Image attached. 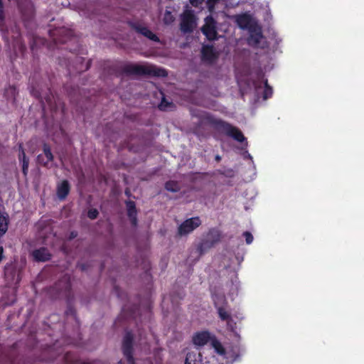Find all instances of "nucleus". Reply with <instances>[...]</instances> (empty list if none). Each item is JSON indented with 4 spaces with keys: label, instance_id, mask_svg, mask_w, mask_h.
I'll return each mask as SVG.
<instances>
[{
    "label": "nucleus",
    "instance_id": "obj_20",
    "mask_svg": "<svg viewBox=\"0 0 364 364\" xmlns=\"http://www.w3.org/2000/svg\"><path fill=\"white\" fill-rule=\"evenodd\" d=\"M70 191V186L67 180H63L57 186V196L60 200L66 198Z\"/></svg>",
    "mask_w": 364,
    "mask_h": 364
},
{
    "label": "nucleus",
    "instance_id": "obj_45",
    "mask_svg": "<svg viewBox=\"0 0 364 364\" xmlns=\"http://www.w3.org/2000/svg\"><path fill=\"white\" fill-rule=\"evenodd\" d=\"M80 269L82 271L85 270V264H80Z\"/></svg>",
    "mask_w": 364,
    "mask_h": 364
},
{
    "label": "nucleus",
    "instance_id": "obj_13",
    "mask_svg": "<svg viewBox=\"0 0 364 364\" xmlns=\"http://www.w3.org/2000/svg\"><path fill=\"white\" fill-rule=\"evenodd\" d=\"M129 25L137 33L142 35L146 38L156 43H159L160 41L159 38L155 33H154L148 27L144 26L139 23L136 22H129Z\"/></svg>",
    "mask_w": 364,
    "mask_h": 364
},
{
    "label": "nucleus",
    "instance_id": "obj_11",
    "mask_svg": "<svg viewBox=\"0 0 364 364\" xmlns=\"http://www.w3.org/2000/svg\"><path fill=\"white\" fill-rule=\"evenodd\" d=\"M4 273L5 279L9 283L18 284L21 280L20 270L14 263H7L4 266Z\"/></svg>",
    "mask_w": 364,
    "mask_h": 364
},
{
    "label": "nucleus",
    "instance_id": "obj_34",
    "mask_svg": "<svg viewBox=\"0 0 364 364\" xmlns=\"http://www.w3.org/2000/svg\"><path fill=\"white\" fill-rule=\"evenodd\" d=\"M243 237L245 238L246 243L250 245L253 241V236L252 233L249 231H245L242 234Z\"/></svg>",
    "mask_w": 364,
    "mask_h": 364
},
{
    "label": "nucleus",
    "instance_id": "obj_1",
    "mask_svg": "<svg viewBox=\"0 0 364 364\" xmlns=\"http://www.w3.org/2000/svg\"><path fill=\"white\" fill-rule=\"evenodd\" d=\"M120 72L127 76H151L165 77L168 75L166 69L156 65H144L133 63H127L119 68Z\"/></svg>",
    "mask_w": 364,
    "mask_h": 364
},
{
    "label": "nucleus",
    "instance_id": "obj_43",
    "mask_svg": "<svg viewBox=\"0 0 364 364\" xmlns=\"http://www.w3.org/2000/svg\"><path fill=\"white\" fill-rule=\"evenodd\" d=\"M5 258V256L4 255V248L2 246H0V263L2 262V260Z\"/></svg>",
    "mask_w": 364,
    "mask_h": 364
},
{
    "label": "nucleus",
    "instance_id": "obj_48",
    "mask_svg": "<svg viewBox=\"0 0 364 364\" xmlns=\"http://www.w3.org/2000/svg\"><path fill=\"white\" fill-rule=\"evenodd\" d=\"M248 157L252 159V156H250V154H248Z\"/></svg>",
    "mask_w": 364,
    "mask_h": 364
},
{
    "label": "nucleus",
    "instance_id": "obj_12",
    "mask_svg": "<svg viewBox=\"0 0 364 364\" xmlns=\"http://www.w3.org/2000/svg\"><path fill=\"white\" fill-rule=\"evenodd\" d=\"M219 58V53L213 45H204L201 48V60L208 65H213Z\"/></svg>",
    "mask_w": 364,
    "mask_h": 364
},
{
    "label": "nucleus",
    "instance_id": "obj_6",
    "mask_svg": "<svg viewBox=\"0 0 364 364\" xmlns=\"http://www.w3.org/2000/svg\"><path fill=\"white\" fill-rule=\"evenodd\" d=\"M49 36L55 44H65L75 40L73 31L64 27L50 30Z\"/></svg>",
    "mask_w": 364,
    "mask_h": 364
},
{
    "label": "nucleus",
    "instance_id": "obj_26",
    "mask_svg": "<svg viewBox=\"0 0 364 364\" xmlns=\"http://www.w3.org/2000/svg\"><path fill=\"white\" fill-rule=\"evenodd\" d=\"M165 188L172 193L178 192L181 190L180 185L177 181H168L165 183Z\"/></svg>",
    "mask_w": 364,
    "mask_h": 364
},
{
    "label": "nucleus",
    "instance_id": "obj_39",
    "mask_svg": "<svg viewBox=\"0 0 364 364\" xmlns=\"http://www.w3.org/2000/svg\"><path fill=\"white\" fill-rule=\"evenodd\" d=\"M144 268L145 269L146 274L150 275V272H149L150 264H149V262L148 261H144Z\"/></svg>",
    "mask_w": 364,
    "mask_h": 364
},
{
    "label": "nucleus",
    "instance_id": "obj_44",
    "mask_svg": "<svg viewBox=\"0 0 364 364\" xmlns=\"http://www.w3.org/2000/svg\"><path fill=\"white\" fill-rule=\"evenodd\" d=\"M215 159L217 162H220L221 161V156L220 155H216L215 156Z\"/></svg>",
    "mask_w": 364,
    "mask_h": 364
},
{
    "label": "nucleus",
    "instance_id": "obj_9",
    "mask_svg": "<svg viewBox=\"0 0 364 364\" xmlns=\"http://www.w3.org/2000/svg\"><path fill=\"white\" fill-rule=\"evenodd\" d=\"M133 343L134 336L131 331H127L122 341V352L126 358L128 364H134V358L133 357Z\"/></svg>",
    "mask_w": 364,
    "mask_h": 364
},
{
    "label": "nucleus",
    "instance_id": "obj_41",
    "mask_svg": "<svg viewBox=\"0 0 364 364\" xmlns=\"http://www.w3.org/2000/svg\"><path fill=\"white\" fill-rule=\"evenodd\" d=\"M77 236V231H71L69 235V240H71L74 238H75Z\"/></svg>",
    "mask_w": 364,
    "mask_h": 364
},
{
    "label": "nucleus",
    "instance_id": "obj_27",
    "mask_svg": "<svg viewBox=\"0 0 364 364\" xmlns=\"http://www.w3.org/2000/svg\"><path fill=\"white\" fill-rule=\"evenodd\" d=\"M212 346L214 348L215 351L220 355H224L225 350L221 343L218 341L215 337L212 340Z\"/></svg>",
    "mask_w": 364,
    "mask_h": 364
},
{
    "label": "nucleus",
    "instance_id": "obj_25",
    "mask_svg": "<svg viewBox=\"0 0 364 364\" xmlns=\"http://www.w3.org/2000/svg\"><path fill=\"white\" fill-rule=\"evenodd\" d=\"M137 310L138 306L136 305L132 306L130 309H129L127 305H124L122 309V315L128 318H134Z\"/></svg>",
    "mask_w": 364,
    "mask_h": 364
},
{
    "label": "nucleus",
    "instance_id": "obj_46",
    "mask_svg": "<svg viewBox=\"0 0 364 364\" xmlns=\"http://www.w3.org/2000/svg\"><path fill=\"white\" fill-rule=\"evenodd\" d=\"M184 364H191L188 358H186Z\"/></svg>",
    "mask_w": 364,
    "mask_h": 364
},
{
    "label": "nucleus",
    "instance_id": "obj_3",
    "mask_svg": "<svg viewBox=\"0 0 364 364\" xmlns=\"http://www.w3.org/2000/svg\"><path fill=\"white\" fill-rule=\"evenodd\" d=\"M222 239V232L218 228H211L203 235L197 245L196 251L199 256L204 255L211 248L218 245Z\"/></svg>",
    "mask_w": 364,
    "mask_h": 364
},
{
    "label": "nucleus",
    "instance_id": "obj_4",
    "mask_svg": "<svg viewBox=\"0 0 364 364\" xmlns=\"http://www.w3.org/2000/svg\"><path fill=\"white\" fill-rule=\"evenodd\" d=\"M72 284L70 277L68 274H64L52 286L49 292L50 294H54L55 298L60 296L69 297L71 294Z\"/></svg>",
    "mask_w": 364,
    "mask_h": 364
},
{
    "label": "nucleus",
    "instance_id": "obj_10",
    "mask_svg": "<svg viewBox=\"0 0 364 364\" xmlns=\"http://www.w3.org/2000/svg\"><path fill=\"white\" fill-rule=\"evenodd\" d=\"M199 217H193L184 220L178 228V234L184 236L190 234L201 225Z\"/></svg>",
    "mask_w": 364,
    "mask_h": 364
},
{
    "label": "nucleus",
    "instance_id": "obj_15",
    "mask_svg": "<svg viewBox=\"0 0 364 364\" xmlns=\"http://www.w3.org/2000/svg\"><path fill=\"white\" fill-rule=\"evenodd\" d=\"M235 22L242 29L250 30L257 25L252 16L246 13L235 16Z\"/></svg>",
    "mask_w": 364,
    "mask_h": 364
},
{
    "label": "nucleus",
    "instance_id": "obj_47",
    "mask_svg": "<svg viewBox=\"0 0 364 364\" xmlns=\"http://www.w3.org/2000/svg\"><path fill=\"white\" fill-rule=\"evenodd\" d=\"M46 101H47L48 103H50V97H48L46 99Z\"/></svg>",
    "mask_w": 364,
    "mask_h": 364
},
{
    "label": "nucleus",
    "instance_id": "obj_2",
    "mask_svg": "<svg viewBox=\"0 0 364 364\" xmlns=\"http://www.w3.org/2000/svg\"><path fill=\"white\" fill-rule=\"evenodd\" d=\"M205 119L215 130L225 134L237 141L242 143L246 141V138L242 132L237 127L232 126L231 124L223 119L215 118L213 115L209 114L206 115Z\"/></svg>",
    "mask_w": 364,
    "mask_h": 364
},
{
    "label": "nucleus",
    "instance_id": "obj_23",
    "mask_svg": "<svg viewBox=\"0 0 364 364\" xmlns=\"http://www.w3.org/2000/svg\"><path fill=\"white\" fill-rule=\"evenodd\" d=\"M84 58L80 56H75V63L78 64V66L76 68V71L77 73H82L87 70L91 65V60H89L85 64H84Z\"/></svg>",
    "mask_w": 364,
    "mask_h": 364
},
{
    "label": "nucleus",
    "instance_id": "obj_38",
    "mask_svg": "<svg viewBox=\"0 0 364 364\" xmlns=\"http://www.w3.org/2000/svg\"><path fill=\"white\" fill-rule=\"evenodd\" d=\"M204 1L205 0H190V3L191 4L192 6L198 7V6L202 4Z\"/></svg>",
    "mask_w": 364,
    "mask_h": 364
},
{
    "label": "nucleus",
    "instance_id": "obj_24",
    "mask_svg": "<svg viewBox=\"0 0 364 364\" xmlns=\"http://www.w3.org/2000/svg\"><path fill=\"white\" fill-rule=\"evenodd\" d=\"M9 215L7 213L0 214V236H3L8 230Z\"/></svg>",
    "mask_w": 364,
    "mask_h": 364
},
{
    "label": "nucleus",
    "instance_id": "obj_21",
    "mask_svg": "<svg viewBox=\"0 0 364 364\" xmlns=\"http://www.w3.org/2000/svg\"><path fill=\"white\" fill-rule=\"evenodd\" d=\"M65 363L68 364H95L94 363L82 361L78 355L73 352L68 351L63 355Z\"/></svg>",
    "mask_w": 364,
    "mask_h": 364
},
{
    "label": "nucleus",
    "instance_id": "obj_19",
    "mask_svg": "<svg viewBox=\"0 0 364 364\" xmlns=\"http://www.w3.org/2000/svg\"><path fill=\"white\" fill-rule=\"evenodd\" d=\"M24 4L26 5L25 9L23 6V4L19 1H18V6L21 12L22 13V15L26 19L29 20L33 18L34 14L33 6L29 0H24Z\"/></svg>",
    "mask_w": 364,
    "mask_h": 364
},
{
    "label": "nucleus",
    "instance_id": "obj_7",
    "mask_svg": "<svg viewBox=\"0 0 364 364\" xmlns=\"http://www.w3.org/2000/svg\"><path fill=\"white\" fill-rule=\"evenodd\" d=\"M211 297L220 320H225L229 318L228 311H226L228 301L225 294L222 293H213Z\"/></svg>",
    "mask_w": 364,
    "mask_h": 364
},
{
    "label": "nucleus",
    "instance_id": "obj_8",
    "mask_svg": "<svg viewBox=\"0 0 364 364\" xmlns=\"http://www.w3.org/2000/svg\"><path fill=\"white\" fill-rule=\"evenodd\" d=\"M196 25V16L192 10H186L181 15L180 29L184 33L193 32Z\"/></svg>",
    "mask_w": 364,
    "mask_h": 364
},
{
    "label": "nucleus",
    "instance_id": "obj_14",
    "mask_svg": "<svg viewBox=\"0 0 364 364\" xmlns=\"http://www.w3.org/2000/svg\"><path fill=\"white\" fill-rule=\"evenodd\" d=\"M43 154L37 156V163L44 167H48V164L53 161L54 156L51 152L50 146L44 143L43 145Z\"/></svg>",
    "mask_w": 364,
    "mask_h": 364
},
{
    "label": "nucleus",
    "instance_id": "obj_42",
    "mask_svg": "<svg viewBox=\"0 0 364 364\" xmlns=\"http://www.w3.org/2000/svg\"><path fill=\"white\" fill-rule=\"evenodd\" d=\"M66 314H72V315H74L75 314V309L72 307V306H68V309L66 311Z\"/></svg>",
    "mask_w": 364,
    "mask_h": 364
},
{
    "label": "nucleus",
    "instance_id": "obj_36",
    "mask_svg": "<svg viewBox=\"0 0 364 364\" xmlns=\"http://www.w3.org/2000/svg\"><path fill=\"white\" fill-rule=\"evenodd\" d=\"M18 160H19L20 162L22 161L23 160L28 159L26 156L25 151H24V149H23V148L22 147L21 145L19 146V154H18Z\"/></svg>",
    "mask_w": 364,
    "mask_h": 364
},
{
    "label": "nucleus",
    "instance_id": "obj_29",
    "mask_svg": "<svg viewBox=\"0 0 364 364\" xmlns=\"http://www.w3.org/2000/svg\"><path fill=\"white\" fill-rule=\"evenodd\" d=\"M228 317L227 319H225V320H222L223 321H225L226 323H227V328L233 331L235 328V323L234 322L232 316H231V314L230 312L228 311Z\"/></svg>",
    "mask_w": 364,
    "mask_h": 364
},
{
    "label": "nucleus",
    "instance_id": "obj_17",
    "mask_svg": "<svg viewBox=\"0 0 364 364\" xmlns=\"http://www.w3.org/2000/svg\"><path fill=\"white\" fill-rule=\"evenodd\" d=\"M211 339L209 331H203L196 333L193 336V343L196 346H203L207 344Z\"/></svg>",
    "mask_w": 364,
    "mask_h": 364
},
{
    "label": "nucleus",
    "instance_id": "obj_35",
    "mask_svg": "<svg viewBox=\"0 0 364 364\" xmlns=\"http://www.w3.org/2000/svg\"><path fill=\"white\" fill-rule=\"evenodd\" d=\"M5 19V14L4 11V5L2 0H0V26L4 24Z\"/></svg>",
    "mask_w": 364,
    "mask_h": 364
},
{
    "label": "nucleus",
    "instance_id": "obj_28",
    "mask_svg": "<svg viewBox=\"0 0 364 364\" xmlns=\"http://www.w3.org/2000/svg\"><path fill=\"white\" fill-rule=\"evenodd\" d=\"M273 94V90L271 86L268 85L267 80H265L264 81V89L263 92V99L267 100L270 98L272 96Z\"/></svg>",
    "mask_w": 364,
    "mask_h": 364
},
{
    "label": "nucleus",
    "instance_id": "obj_32",
    "mask_svg": "<svg viewBox=\"0 0 364 364\" xmlns=\"http://www.w3.org/2000/svg\"><path fill=\"white\" fill-rule=\"evenodd\" d=\"M171 105V102H168L164 97H163L160 104L159 105V108L160 110L165 111Z\"/></svg>",
    "mask_w": 364,
    "mask_h": 364
},
{
    "label": "nucleus",
    "instance_id": "obj_40",
    "mask_svg": "<svg viewBox=\"0 0 364 364\" xmlns=\"http://www.w3.org/2000/svg\"><path fill=\"white\" fill-rule=\"evenodd\" d=\"M114 291L119 298H122V294H121V291L117 286L114 287Z\"/></svg>",
    "mask_w": 364,
    "mask_h": 364
},
{
    "label": "nucleus",
    "instance_id": "obj_30",
    "mask_svg": "<svg viewBox=\"0 0 364 364\" xmlns=\"http://www.w3.org/2000/svg\"><path fill=\"white\" fill-rule=\"evenodd\" d=\"M21 163L22 164V173L26 178L28 173L29 159L23 160Z\"/></svg>",
    "mask_w": 364,
    "mask_h": 364
},
{
    "label": "nucleus",
    "instance_id": "obj_33",
    "mask_svg": "<svg viewBox=\"0 0 364 364\" xmlns=\"http://www.w3.org/2000/svg\"><path fill=\"white\" fill-rule=\"evenodd\" d=\"M99 215V212L96 208H91L87 212V217L90 220L96 219Z\"/></svg>",
    "mask_w": 364,
    "mask_h": 364
},
{
    "label": "nucleus",
    "instance_id": "obj_18",
    "mask_svg": "<svg viewBox=\"0 0 364 364\" xmlns=\"http://www.w3.org/2000/svg\"><path fill=\"white\" fill-rule=\"evenodd\" d=\"M32 256L36 262H47L51 259V254L46 247H40L32 252Z\"/></svg>",
    "mask_w": 364,
    "mask_h": 364
},
{
    "label": "nucleus",
    "instance_id": "obj_22",
    "mask_svg": "<svg viewBox=\"0 0 364 364\" xmlns=\"http://www.w3.org/2000/svg\"><path fill=\"white\" fill-rule=\"evenodd\" d=\"M249 31L250 33L249 37V43L250 44V42L253 41L255 45H257L263 37L261 28L259 27L257 24L252 29L249 30Z\"/></svg>",
    "mask_w": 364,
    "mask_h": 364
},
{
    "label": "nucleus",
    "instance_id": "obj_31",
    "mask_svg": "<svg viewBox=\"0 0 364 364\" xmlns=\"http://www.w3.org/2000/svg\"><path fill=\"white\" fill-rule=\"evenodd\" d=\"M220 0H207L206 6L208 11L212 13L215 11V8L216 4L219 2Z\"/></svg>",
    "mask_w": 364,
    "mask_h": 364
},
{
    "label": "nucleus",
    "instance_id": "obj_16",
    "mask_svg": "<svg viewBox=\"0 0 364 364\" xmlns=\"http://www.w3.org/2000/svg\"><path fill=\"white\" fill-rule=\"evenodd\" d=\"M125 205L127 208V214L129 218L131 225L133 227H136L138 225L137 219V210L136 203L133 200H126Z\"/></svg>",
    "mask_w": 364,
    "mask_h": 364
},
{
    "label": "nucleus",
    "instance_id": "obj_37",
    "mask_svg": "<svg viewBox=\"0 0 364 364\" xmlns=\"http://www.w3.org/2000/svg\"><path fill=\"white\" fill-rule=\"evenodd\" d=\"M31 92L36 98H42L41 92H38V90H36L34 87H32Z\"/></svg>",
    "mask_w": 364,
    "mask_h": 364
},
{
    "label": "nucleus",
    "instance_id": "obj_5",
    "mask_svg": "<svg viewBox=\"0 0 364 364\" xmlns=\"http://www.w3.org/2000/svg\"><path fill=\"white\" fill-rule=\"evenodd\" d=\"M200 30L208 41L218 39V23L213 16L209 15L204 18V24Z\"/></svg>",
    "mask_w": 364,
    "mask_h": 364
}]
</instances>
